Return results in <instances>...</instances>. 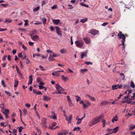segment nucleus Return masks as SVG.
Masks as SVG:
<instances>
[{
	"label": "nucleus",
	"mask_w": 135,
	"mask_h": 135,
	"mask_svg": "<svg viewBox=\"0 0 135 135\" xmlns=\"http://www.w3.org/2000/svg\"><path fill=\"white\" fill-rule=\"evenodd\" d=\"M103 115H101L93 119L91 122L89 123V125L91 126L96 124L99 122L100 119L103 117Z\"/></svg>",
	"instance_id": "obj_1"
},
{
	"label": "nucleus",
	"mask_w": 135,
	"mask_h": 135,
	"mask_svg": "<svg viewBox=\"0 0 135 135\" xmlns=\"http://www.w3.org/2000/svg\"><path fill=\"white\" fill-rule=\"evenodd\" d=\"M41 124L42 125L43 128H46L47 126L46 125L47 122V119L46 118L43 117L41 119Z\"/></svg>",
	"instance_id": "obj_2"
},
{
	"label": "nucleus",
	"mask_w": 135,
	"mask_h": 135,
	"mask_svg": "<svg viewBox=\"0 0 135 135\" xmlns=\"http://www.w3.org/2000/svg\"><path fill=\"white\" fill-rule=\"evenodd\" d=\"M56 88L58 91V94H61V91L63 90L62 88L60 86V85L58 84H56Z\"/></svg>",
	"instance_id": "obj_3"
},
{
	"label": "nucleus",
	"mask_w": 135,
	"mask_h": 135,
	"mask_svg": "<svg viewBox=\"0 0 135 135\" xmlns=\"http://www.w3.org/2000/svg\"><path fill=\"white\" fill-rule=\"evenodd\" d=\"M117 36L118 37V38L119 39H122V40H126L124 35L122 33V31H119V33L118 34Z\"/></svg>",
	"instance_id": "obj_4"
},
{
	"label": "nucleus",
	"mask_w": 135,
	"mask_h": 135,
	"mask_svg": "<svg viewBox=\"0 0 135 135\" xmlns=\"http://www.w3.org/2000/svg\"><path fill=\"white\" fill-rule=\"evenodd\" d=\"M75 43L77 46L79 48L81 47L83 44V42L81 40L76 41Z\"/></svg>",
	"instance_id": "obj_5"
},
{
	"label": "nucleus",
	"mask_w": 135,
	"mask_h": 135,
	"mask_svg": "<svg viewBox=\"0 0 135 135\" xmlns=\"http://www.w3.org/2000/svg\"><path fill=\"white\" fill-rule=\"evenodd\" d=\"M99 31L95 29H92L90 30L88 33H91L92 35H95L98 34Z\"/></svg>",
	"instance_id": "obj_6"
},
{
	"label": "nucleus",
	"mask_w": 135,
	"mask_h": 135,
	"mask_svg": "<svg viewBox=\"0 0 135 135\" xmlns=\"http://www.w3.org/2000/svg\"><path fill=\"white\" fill-rule=\"evenodd\" d=\"M55 28L56 29V32L58 35L62 36V33L60 28L58 26H55Z\"/></svg>",
	"instance_id": "obj_7"
},
{
	"label": "nucleus",
	"mask_w": 135,
	"mask_h": 135,
	"mask_svg": "<svg viewBox=\"0 0 135 135\" xmlns=\"http://www.w3.org/2000/svg\"><path fill=\"white\" fill-rule=\"evenodd\" d=\"M85 103L83 105V108L85 109L91 105V103L88 101L87 100L85 101Z\"/></svg>",
	"instance_id": "obj_8"
},
{
	"label": "nucleus",
	"mask_w": 135,
	"mask_h": 135,
	"mask_svg": "<svg viewBox=\"0 0 135 135\" xmlns=\"http://www.w3.org/2000/svg\"><path fill=\"white\" fill-rule=\"evenodd\" d=\"M73 117V115H69V118H68L67 116H66V120L68 121V123H70Z\"/></svg>",
	"instance_id": "obj_9"
},
{
	"label": "nucleus",
	"mask_w": 135,
	"mask_h": 135,
	"mask_svg": "<svg viewBox=\"0 0 135 135\" xmlns=\"http://www.w3.org/2000/svg\"><path fill=\"white\" fill-rule=\"evenodd\" d=\"M52 22L54 24L57 25L59 23L60 20L59 19H53Z\"/></svg>",
	"instance_id": "obj_10"
},
{
	"label": "nucleus",
	"mask_w": 135,
	"mask_h": 135,
	"mask_svg": "<svg viewBox=\"0 0 135 135\" xmlns=\"http://www.w3.org/2000/svg\"><path fill=\"white\" fill-rule=\"evenodd\" d=\"M43 97H44L43 100L45 101H47L50 100H51V98L47 96L43 95Z\"/></svg>",
	"instance_id": "obj_11"
},
{
	"label": "nucleus",
	"mask_w": 135,
	"mask_h": 135,
	"mask_svg": "<svg viewBox=\"0 0 135 135\" xmlns=\"http://www.w3.org/2000/svg\"><path fill=\"white\" fill-rule=\"evenodd\" d=\"M119 127H117L115 128H114L113 129V132H111L110 133H111L112 134L113 133H117Z\"/></svg>",
	"instance_id": "obj_12"
},
{
	"label": "nucleus",
	"mask_w": 135,
	"mask_h": 135,
	"mask_svg": "<svg viewBox=\"0 0 135 135\" xmlns=\"http://www.w3.org/2000/svg\"><path fill=\"white\" fill-rule=\"evenodd\" d=\"M121 41L122 42V43L120 44V45H123L122 50H124L125 48V46L124 45V42L125 41V40H121Z\"/></svg>",
	"instance_id": "obj_13"
},
{
	"label": "nucleus",
	"mask_w": 135,
	"mask_h": 135,
	"mask_svg": "<svg viewBox=\"0 0 135 135\" xmlns=\"http://www.w3.org/2000/svg\"><path fill=\"white\" fill-rule=\"evenodd\" d=\"M83 40L86 44H89L90 42V40L87 37L84 38Z\"/></svg>",
	"instance_id": "obj_14"
},
{
	"label": "nucleus",
	"mask_w": 135,
	"mask_h": 135,
	"mask_svg": "<svg viewBox=\"0 0 135 135\" xmlns=\"http://www.w3.org/2000/svg\"><path fill=\"white\" fill-rule=\"evenodd\" d=\"M29 82L28 83V85L30 84H32V80H33L32 75L30 76H29Z\"/></svg>",
	"instance_id": "obj_15"
},
{
	"label": "nucleus",
	"mask_w": 135,
	"mask_h": 135,
	"mask_svg": "<svg viewBox=\"0 0 135 135\" xmlns=\"http://www.w3.org/2000/svg\"><path fill=\"white\" fill-rule=\"evenodd\" d=\"M76 119L78 121V122L76 123V124H80L81 122V120L80 118H79L78 115L77 116Z\"/></svg>",
	"instance_id": "obj_16"
},
{
	"label": "nucleus",
	"mask_w": 135,
	"mask_h": 135,
	"mask_svg": "<svg viewBox=\"0 0 135 135\" xmlns=\"http://www.w3.org/2000/svg\"><path fill=\"white\" fill-rule=\"evenodd\" d=\"M50 56L48 58V60L50 61H54L55 60V59L51 54H50Z\"/></svg>",
	"instance_id": "obj_17"
},
{
	"label": "nucleus",
	"mask_w": 135,
	"mask_h": 135,
	"mask_svg": "<svg viewBox=\"0 0 135 135\" xmlns=\"http://www.w3.org/2000/svg\"><path fill=\"white\" fill-rule=\"evenodd\" d=\"M62 79L65 82L67 80H68V78L66 77H65L64 75L61 76Z\"/></svg>",
	"instance_id": "obj_18"
},
{
	"label": "nucleus",
	"mask_w": 135,
	"mask_h": 135,
	"mask_svg": "<svg viewBox=\"0 0 135 135\" xmlns=\"http://www.w3.org/2000/svg\"><path fill=\"white\" fill-rule=\"evenodd\" d=\"M31 38L34 41L36 39H37L38 37V36L37 35L32 36V35H31Z\"/></svg>",
	"instance_id": "obj_19"
},
{
	"label": "nucleus",
	"mask_w": 135,
	"mask_h": 135,
	"mask_svg": "<svg viewBox=\"0 0 135 135\" xmlns=\"http://www.w3.org/2000/svg\"><path fill=\"white\" fill-rule=\"evenodd\" d=\"M86 53L85 52H83L81 55V59H83L84 58V56L86 57Z\"/></svg>",
	"instance_id": "obj_20"
},
{
	"label": "nucleus",
	"mask_w": 135,
	"mask_h": 135,
	"mask_svg": "<svg viewBox=\"0 0 135 135\" xmlns=\"http://www.w3.org/2000/svg\"><path fill=\"white\" fill-rule=\"evenodd\" d=\"M108 103V102L105 100L103 101L102 103L100 104V105L101 106H102L104 105H105Z\"/></svg>",
	"instance_id": "obj_21"
},
{
	"label": "nucleus",
	"mask_w": 135,
	"mask_h": 135,
	"mask_svg": "<svg viewBox=\"0 0 135 135\" xmlns=\"http://www.w3.org/2000/svg\"><path fill=\"white\" fill-rule=\"evenodd\" d=\"M9 112V110H8L5 109V111L3 112V113L5 115H8Z\"/></svg>",
	"instance_id": "obj_22"
},
{
	"label": "nucleus",
	"mask_w": 135,
	"mask_h": 135,
	"mask_svg": "<svg viewBox=\"0 0 135 135\" xmlns=\"http://www.w3.org/2000/svg\"><path fill=\"white\" fill-rule=\"evenodd\" d=\"M87 96L88 97H89L90 99V100L92 101H94L95 100V99L94 97L91 96L89 95H87Z\"/></svg>",
	"instance_id": "obj_23"
},
{
	"label": "nucleus",
	"mask_w": 135,
	"mask_h": 135,
	"mask_svg": "<svg viewBox=\"0 0 135 135\" xmlns=\"http://www.w3.org/2000/svg\"><path fill=\"white\" fill-rule=\"evenodd\" d=\"M88 19L87 18L81 19L80 20V22L83 23H85V22L87 21Z\"/></svg>",
	"instance_id": "obj_24"
},
{
	"label": "nucleus",
	"mask_w": 135,
	"mask_h": 135,
	"mask_svg": "<svg viewBox=\"0 0 135 135\" xmlns=\"http://www.w3.org/2000/svg\"><path fill=\"white\" fill-rule=\"evenodd\" d=\"M42 20L44 25H45V24L47 21L46 18L45 17L42 18Z\"/></svg>",
	"instance_id": "obj_25"
},
{
	"label": "nucleus",
	"mask_w": 135,
	"mask_h": 135,
	"mask_svg": "<svg viewBox=\"0 0 135 135\" xmlns=\"http://www.w3.org/2000/svg\"><path fill=\"white\" fill-rule=\"evenodd\" d=\"M56 125V123H53L52 125L51 126H50V128H51V129H54V127H55Z\"/></svg>",
	"instance_id": "obj_26"
},
{
	"label": "nucleus",
	"mask_w": 135,
	"mask_h": 135,
	"mask_svg": "<svg viewBox=\"0 0 135 135\" xmlns=\"http://www.w3.org/2000/svg\"><path fill=\"white\" fill-rule=\"evenodd\" d=\"M12 22V20L10 19H6L5 20L4 22L5 23L8 22V23H10Z\"/></svg>",
	"instance_id": "obj_27"
},
{
	"label": "nucleus",
	"mask_w": 135,
	"mask_h": 135,
	"mask_svg": "<svg viewBox=\"0 0 135 135\" xmlns=\"http://www.w3.org/2000/svg\"><path fill=\"white\" fill-rule=\"evenodd\" d=\"M40 9V7L39 6H37L36 8H34L33 10V11L34 12H36L37 11Z\"/></svg>",
	"instance_id": "obj_28"
},
{
	"label": "nucleus",
	"mask_w": 135,
	"mask_h": 135,
	"mask_svg": "<svg viewBox=\"0 0 135 135\" xmlns=\"http://www.w3.org/2000/svg\"><path fill=\"white\" fill-rule=\"evenodd\" d=\"M18 80H15V85H14V87H16L18 83Z\"/></svg>",
	"instance_id": "obj_29"
},
{
	"label": "nucleus",
	"mask_w": 135,
	"mask_h": 135,
	"mask_svg": "<svg viewBox=\"0 0 135 135\" xmlns=\"http://www.w3.org/2000/svg\"><path fill=\"white\" fill-rule=\"evenodd\" d=\"M112 87L113 90H115L117 89V86L116 84H114L112 85Z\"/></svg>",
	"instance_id": "obj_30"
},
{
	"label": "nucleus",
	"mask_w": 135,
	"mask_h": 135,
	"mask_svg": "<svg viewBox=\"0 0 135 135\" xmlns=\"http://www.w3.org/2000/svg\"><path fill=\"white\" fill-rule=\"evenodd\" d=\"M80 127H75L73 130L74 131H78L80 130Z\"/></svg>",
	"instance_id": "obj_31"
},
{
	"label": "nucleus",
	"mask_w": 135,
	"mask_h": 135,
	"mask_svg": "<svg viewBox=\"0 0 135 135\" xmlns=\"http://www.w3.org/2000/svg\"><path fill=\"white\" fill-rule=\"evenodd\" d=\"M17 130L15 129H13L12 131L13 133L15 135H17L16 133H17Z\"/></svg>",
	"instance_id": "obj_32"
},
{
	"label": "nucleus",
	"mask_w": 135,
	"mask_h": 135,
	"mask_svg": "<svg viewBox=\"0 0 135 135\" xmlns=\"http://www.w3.org/2000/svg\"><path fill=\"white\" fill-rule=\"evenodd\" d=\"M130 86L131 87L133 88H135V85H134V83L133 82H131Z\"/></svg>",
	"instance_id": "obj_33"
},
{
	"label": "nucleus",
	"mask_w": 135,
	"mask_h": 135,
	"mask_svg": "<svg viewBox=\"0 0 135 135\" xmlns=\"http://www.w3.org/2000/svg\"><path fill=\"white\" fill-rule=\"evenodd\" d=\"M60 52L61 53L63 54L65 53L66 52V51L65 49H62L61 50Z\"/></svg>",
	"instance_id": "obj_34"
},
{
	"label": "nucleus",
	"mask_w": 135,
	"mask_h": 135,
	"mask_svg": "<svg viewBox=\"0 0 135 135\" xmlns=\"http://www.w3.org/2000/svg\"><path fill=\"white\" fill-rule=\"evenodd\" d=\"M80 4L83 6H84L87 7H89L88 5H86V4H84L83 2H81L80 3Z\"/></svg>",
	"instance_id": "obj_35"
},
{
	"label": "nucleus",
	"mask_w": 135,
	"mask_h": 135,
	"mask_svg": "<svg viewBox=\"0 0 135 135\" xmlns=\"http://www.w3.org/2000/svg\"><path fill=\"white\" fill-rule=\"evenodd\" d=\"M68 102L69 103V106L70 107H71L73 105V104L72 103V101L71 100L69 101H68Z\"/></svg>",
	"instance_id": "obj_36"
},
{
	"label": "nucleus",
	"mask_w": 135,
	"mask_h": 135,
	"mask_svg": "<svg viewBox=\"0 0 135 135\" xmlns=\"http://www.w3.org/2000/svg\"><path fill=\"white\" fill-rule=\"evenodd\" d=\"M87 71V69H82L81 70V71L82 73H84Z\"/></svg>",
	"instance_id": "obj_37"
},
{
	"label": "nucleus",
	"mask_w": 135,
	"mask_h": 135,
	"mask_svg": "<svg viewBox=\"0 0 135 135\" xmlns=\"http://www.w3.org/2000/svg\"><path fill=\"white\" fill-rule=\"evenodd\" d=\"M41 79H40V77H38L37 79V83L38 82H40V83L41 82Z\"/></svg>",
	"instance_id": "obj_38"
},
{
	"label": "nucleus",
	"mask_w": 135,
	"mask_h": 135,
	"mask_svg": "<svg viewBox=\"0 0 135 135\" xmlns=\"http://www.w3.org/2000/svg\"><path fill=\"white\" fill-rule=\"evenodd\" d=\"M57 8V5L56 4H55L54 6L51 7V8L52 9H54Z\"/></svg>",
	"instance_id": "obj_39"
},
{
	"label": "nucleus",
	"mask_w": 135,
	"mask_h": 135,
	"mask_svg": "<svg viewBox=\"0 0 135 135\" xmlns=\"http://www.w3.org/2000/svg\"><path fill=\"white\" fill-rule=\"evenodd\" d=\"M1 84L3 86V87H6L5 82L3 80H2L1 81Z\"/></svg>",
	"instance_id": "obj_40"
},
{
	"label": "nucleus",
	"mask_w": 135,
	"mask_h": 135,
	"mask_svg": "<svg viewBox=\"0 0 135 135\" xmlns=\"http://www.w3.org/2000/svg\"><path fill=\"white\" fill-rule=\"evenodd\" d=\"M40 54H33V58H34L35 56H40Z\"/></svg>",
	"instance_id": "obj_41"
},
{
	"label": "nucleus",
	"mask_w": 135,
	"mask_h": 135,
	"mask_svg": "<svg viewBox=\"0 0 135 135\" xmlns=\"http://www.w3.org/2000/svg\"><path fill=\"white\" fill-rule=\"evenodd\" d=\"M59 72H60L58 70L57 71H55L54 73H55V74H56V76H58V75H59V73H60Z\"/></svg>",
	"instance_id": "obj_42"
},
{
	"label": "nucleus",
	"mask_w": 135,
	"mask_h": 135,
	"mask_svg": "<svg viewBox=\"0 0 135 135\" xmlns=\"http://www.w3.org/2000/svg\"><path fill=\"white\" fill-rule=\"evenodd\" d=\"M84 63L87 65H89L90 64L92 65V63L90 62L86 61Z\"/></svg>",
	"instance_id": "obj_43"
},
{
	"label": "nucleus",
	"mask_w": 135,
	"mask_h": 135,
	"mask_svg": "<svg viewBox=\"0 0 135 135\" xmlns=\"http://www.w3.org/2000/svg\"><path fill=\"white\" fill-rule=\"evenodd\" d=\"M113 119L115 121H117L118 119V117L117 116H115L113 118Z\"/></svg>",
	"instance_id": "obj_44"
},
{
	"label": "nucleus",
	"mask_w": 135,
	"mask_h": 135,
	"mask_svg": "<svg viewBox=\"0 0 135 135\" xmlns=\"http://www.w3.org/2000/svg\"><path fill=\"white\" fill-rule=\"evenodd\" d=\"M105 120H103L102 121V123H103V127H104L105 125Z\"/></svg>",
	"instance_id": "obj_45"
},
{
	"label": "nucleus",
	"mask_w": 135,
	"mask_h": 135,
	"mask_svg": "<svg viewBox=\"0 0 135 135\" xmlns=\"http://www.w3.org/2000/svg\"><path fill=\"white\" fill-rule=\"evenodd\" d=\"M76 97H78V98L76 99L77 102H78L79 101H80L81 99V98L80 97L78 96H77Z\"/></svg>",
	"instance_id": "obj_46"
},
{
	"label": "nucleus",
	"mask_w": 135,
	"mask_h": 135,
	"mask_svg": "<svg viewBox=\"0 0 135 135\" xmlns=\"http://www.w3.org/2000/svg\"><path fill=\"white\" fill-rule=\"evenodd\" d=\"M39 67L40 68L41 70L42 71H44L45 70V69H44L43 67L41 65H40Z\"/></svg>",
	"instance_id": "obj_47"
},
{
	"label": "nucleus",
	"mask_w": 135,
	"mask_h": 135,
	"mask_svg": "<svg viewBox=\"0 0 135 135\" xmlns=\"http://www.w3.org/2000/svg\"><path fill=\"white\" fill-rule=\"evenodd\" d=\"M23 128L22 126H20L19 128V129L18 130L19 132H21L22 131Z\"/></svg>",
	"instance_id": "obj_48"
},
{
	"label": "nucleus",
	"mask_w": 135,
	"mask_h": 135,
	"mask_svg": "<svg viewBox=\"0 0 135 135\" xmlns=\"http://www.w3.org/2000/svg\"><path fill=\"white\" fill-rule=\"evenodd\" d=\"M24 21L25 22V26H27L28 25V24L27 23V22H28V20H24Z\"/></svg>",
	"instance_id": "obj_49"
},
{
	"label": "nucleus",
	"mask_w": 135,
	"mask_h": 135,
	"mask_svg": "<svg viewBox=\"0 0 135 135\" xmlns=\"http://www.w3.org/2000/svg\"><path fill=\"white\" fill-rule=\"evenodd\" d=\"M120 75L122 77L123 80L125 77L124 74L123 73H121L120 74Z\"/></svg>",
	"instance_id": "obj_50"
},
{
	"label": "nucleus",
	"mask_w": 135,
	"mask_h": 135,
	"mask_svg": "<svg viewBox=\"0 0 135 135\" xmlns=\"http://www.w3.org/2000/svg\"><path fill=\"white\" fill-rule=\"evenodd\" d=\"M50 30L51 31H52L54 30V27L52 26H50Z\"/></svg>",
	"instance_id": "obj_51"
},
{
	"label": "nucleus",
	"mask_w": 135,
	"mask_h": 135,
	"mask_svg": "<svg viewBox=\"0 0 135 135\" xmlns=\"http://www.w3.org/2000/svg\"><path fill=\"white\" fill-rule=\"evenodd\" d=\"M28 43L30 46H32L33 45L34 42H29Z\"/></svg>",
	"instance_id": "obj_52"
},
{
	"label": "nucleus",
	"mask_w": 135,
	"mask_h": 135,
	"mask_svg": "<svg viewBox=\"0 0 135 135\" xmlns=\"http://www.w3.org/2000/svg\"><path fill=\"white\" fill-rule=\"evenodd\" d=\"M4 103H2V104H1L0 105V107L2 109H3L4 108Z\"/></svg>",
	"instance_id": "obj_53"
},
{
	"label": "nucleus",
	"mask_w": 135,
	"mask_h": 135,
	"mask_svg": "<svg viewBox=\"0 0 135 135\" xmlns=\"http://www.w3.org/2000/svg\"><path fill=\"white\" fill-rule=\"evenodd\" d=\"M36 94L37 95H42V94L40 91L38 90Z\"/></svg>",
	"instance_id": "obj_54"
},
{
	"label": "nucleus",
	"mask_w": 135,
	"mask_h": 135,
	"mask_svg": "<svg viewBox=\"0 0 135 135\" xmlns=\"http://www.w3.org/2000/svg\"><path fill=\"white\" fill-rule=\"evenodd\" d=\"M38 86L39 88V89H43L44 87L43 85H38Z\"/></svg>",
	"instance_id": "obj_55"
},
{
	"label": "nucleus",
	"mask_w": 135,
	"mask_h": 135,
	"mask_svg": "<svg viewBox=\"0 0 135 135\" xmlns=\"http://www.w3.org/2000/svg\"><path fill=\"white\" fill-rule=\"evenodd\" d=\"M23 112L24 114L25 115H26V113L27 112L26 110L25 109H24L23 110Z\"/></svg>",
	"instance_id": "obj_56"
},
{
	"label": "nucleus",
	"mask_w": 135,
	"mask_h": 135,
	"mask_svg": "<svg viewBox=\"0 0 135 135\" xmlns=\"http://www.w3.org/2000/svg\"><path fill=\"white\" fill-rule=\"evenodd\" d=\"M7 56V55H5L4 57H3L2 58V60L3 61L5 60L6 59Z\"/></svg>",
	"instance_id": "obj_57"
},
{
	"label": "nucleus",
	"mask_w": 135,
	"mask_h": 135,
	"mask_svg": "<svg viewBox=\"0 0 135 135\" xmlns=\"http://www.w3.org/2000/svg\"><path fill=\"white\" fill-rule=\"evenodd\" d=\"M7 59L9 61H11V57L10 55H8Z\"/></svg>",
	"instance_id": "obj_58"
},
{
	"label": "nucleus",
	"mask_w": 135,
	"mask_h": 135,
	"mask_svg": "<svg viewBox=\"0 0 135 135\" xmlns=\"http://www.w3.org/2000/svg\"><path fill=\"white\" fill-rule=\"evenodd\" d=\"M107 130L110 133L111 132H113V129H112L108 128Z\"/></svg>",
	"instance_id": "obj_59"
},
{
	"label": "nucleus",
	"mask_w": 135,
	"mask_h": 135,
	"mask_svg": "<svg viewBox=\"0 0 135 135\" xmlns=\"http://www.w3.org/2000/svg\"><path fill=\"white\" fill-rule=\"evenodd\" d=\"M16 51L17 50L16 49L13 50L12 51L13 54H15L16 53Z\"/></svg>",
	"instance_id": "obj_60"
},
{
	"label": "nucleus",
	"mask_w": 135,
	"mask_h": 135,
	"mask_svg": "<svg viewBox=\"0 0 135 135\" xmlns=\"http://www.w3.org/2000/svg\"><path fill=\"white\" fill-rule=\"evenodd\" d=\"M7 28L3 29L0 28V31H3L7 30Z\"/></svg>",
	"instance_id": "obj_61"
},
{
	"label": "nucleus",
	"mask_w": 135,
	"mask_h": 135,
	"mask_svg": "<svg viewBox=\"0 0 135 135\" xmlns=\"http://www.w3.org/2000/svg\"><path fill=\"white\" fill-rule=\"evenodd\" d=\"M37 90L35 89H33V93L35 94H36Z\"/></svg>",
	"instance_id": "obj_62"
},
{
	"label": "nucleus",
	"mask_w": 135,
	"mask_h": 135,
	"mask_svg": "<svg viewBox=\"0 0 135 135\" xmlns=\"http://www.w3.org/2000/svg\"><path fill=\"white\" fill-rule=\"evenodd\" d=\"M26 106L27 107H28V108H30V106H31V105L30 104H26Z\"/></svg>",
	"instance_id": "obj_63"
},
{
	"label": "nucleus",
	"mask_w": 135,
	"mask_h": 135,
	"mask_svg": "<svg viewBox=\"0 0 135 135\" xmlns=\"http://www.w3.org/2000/svg\"><path fill=\"white\" fill-rule=\"evenodd\" d=\"M16 68L17 72L20 71L18 67L17 66H16Z\"/></svg>",
	"instance_id": "obj_64"
}]
</instances>
